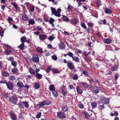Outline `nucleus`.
<instances>
[{"mask_svg":"<svg viewBox=\"0 0 120 120\" xmlns=\"http://www.w3.org/2000/svg\"><path fill=\"white\" fill-rule=\"evenodd\" d=\"M9 100L11 103L14 104H16L18 101L17 97L16 96H13L9 98Z\"/></svg>","mask_w":120,"mask_h":120,"instance_id":"obj_3","label":"nucleus"},{"mask_svg":"<svg viewBox=\"0 0 120 120\" xmlns=\"http://www.w3.org/2000/svg\"><path fill=\"white\" fill-rule=\"evenodd\" d=\"M7 59H8V60L11 61H13L14 60V58L13 57L10 56Z\"/></svg>","mask_w":120,"mask_h":120,"instance_id":"obj_60","label":"nucleus"},{"mask_svg":"<svg viewBox=\"0 0 120 120\" xmlns=\"http://www.w3.org/2000/svg\"><path fill=\"white\" fill-rule=\"evenodd\" d=\"M96 4L97 6L99 7L101 4V0H97Z\"/></svg>","mask_w":120,"mask_h":120,"instance_id":"obj_35","label":"nucleus"},{"mask_svg":"<svg viewBox=\"0 0 120 120\" xmlns=\"http://www.w3.org/2000/svg\"><path fill=\"white\" fill-rule=\"evenodd\" d=\"M47 48L49 49H51L53 48L52 46V45L50 44H47Z\"/></svg>","mask_w":120,"mask_h":120,"instance_id":"obj_59","label":"nucleus"},{"mask_svg":"<svg viewBox=\"0 0 120 120\" xmlns=\"http://www.w3.org/2000/svg\"><path fill=\"white\" fill-rule=\"evenodd\" d=\"M47 35L45 34H41L39 36V38L41 40H43L47 38Z\"/></svg>","mask_w":120,"mask_h":120,"instance_id":"obj_10","label":"nucleus"},{"mask_svg":"<svg viewBox=\"0 0 120 120\" xmlns=\"http://www.w3.org/2000/svg\"><path fill=\"white\" fill-rule=\"evenodd\" d=\"M59 49H63L65 48V45L63 43H61L59 45Z\"/></svg>","mask_w":120,"mask_h":120,"instance_id":"obj_13","label":"nucleus"},{"mask_svg":"<svg viewBox=\"0 0 120 120\" xmlns=\"http://www.w3.org/2000/svg\"><path fill=\"white\" fill-rule=\"evenodd\" d=\"M72 59L73 60L76 62H79V59L78 57L73 56Z\"/></svg>","mask_w":120,"mask_h":120,"instance_id":"obj_27","label":"nucleus"},{"mask_svg":"<svg viewBox=\"0 0 120 120\" xmlns=\"http://www.w3.org/2000/svg\"><path fill=\"white\" fill-rule=\"evenodd\" d=\"M34 87L35 89H38L40 87V85L39 83L38 82L35 83Z\"/></svg>","mask_w":120,"mask_h":120,"instance_id":"obj_15","label":"nucleus"},{"mask_svg":"<svg viewBox=\"0 0 120 120\" xmlns=\"http://www.w3.org/2000/svg\"><path fill=\"white\" fill-rule=\"evenodd\" d=\"M62 94L64 96H65L67 93V90L62 91Z\"/></svg>","mask_w":120,"mask_h":120,"instance_id":"obj_49","label":"nucleus"},{"mask_svg":"<svg viewBox=\"0 0 120 120\" xmlns=\"http://www.w3.org/2000/svg\"><path fill=\"white\" fill-rule=\"evenodd\" d=\"M104 42L107 44H110L112 42V40L109 38L105 39L104 40Z\"/></svg>","mask_w":120,"mask_h":120,"instance_id":"obj_14","label":"nucleus"},{"mask_svg":"<svg viewBox=\"0 0 120 120\" xmlns=\"http://www.w3.org/2000/svg\"><path fill=\"white\" fill-rule=\"evenodd\" d=\"M52 93L54 96L55 97H57L58 95V93L56 90H55L52 92Z\"/></svg>","mask_w":120,"mask_h":120,"instance_id":"obj_29","label":"nucleus"},{"mask_svg":"<svg viewBox=\"0 0 120 120\" xmlns=\"http://www.w3.org/2000/svg\"><path fill=\"white\" fill-rule=\"evenodd\" d=\"M51 9L52 11L51 14L52 15H54L55 16L58 17H60L61 16V14L60 13L61 12V9L60 8L58 9L57 11L55 8L51 7Z\"/></svg>","mask_w":120,"mask_h":120,"instance_id":"obj_1","label":"nucleus"},{"mask_svg":"<svg viewBox=\"0 0 120 120\" xmlns=\"http://www.w3.org/2000/svg\"><path fill=\"white\" fill-rule=\"evenodd\" d=\"M31 60L34 63H38L39 61V58L38 55L36 54L33 55Z\"/></svg>","mask_w":120,"mask_h":120,"instance_id":"obj_4","label":"nucleus"},{"mask_svg":"<svg viewBox=\"0 0 120 120\" xmlns=\"http://www.w3.org/2000/svg\"><path fill=\"white\" fill-rule=\"evenodd\" d=\"M9 79L12 81L15 80V77L13 75H10L8 77Z\"/></svg>","mask_w":120,"mask_h":120,"instance_id":"obj_38","label":"nucleus"},{"mask_svg":"<svg viewBox=\"0 0 120 120\" xmlns=\"http://www.w3.org/2000/svg\"><path fill=\"white\" fill-rule=\"evenodd\" d=\"M93 89L94 92L95 94H97L99 92L100 88L98 87L95 86Z\"/></svg>","mask_w":120,"mask_h":120,"instance_id":"obj_11","label":"nucleus"},{"mask_svg":"<svg viewBox=\"0 0 120 120\" xmlns=\"http://www.w3.org/2000/svg\"><path fill=\"white\" fill-rule=\"evenodd\" d=\"M11 64L13 66L15 67L17 65V62L14 61L11 62Z\"/></svg>","mask_w":120,"mask_h":120,"instance_id":"obj_51","label":"nucleus"},{"mask_svg":"<svg viewBox=\"0 0 120 120\" xmlns=\"http://www.w3.org/2000/svg\"><path fill=\"white\" fill-rule=\"evenodd\" d=\"M30 25H33L35 23V21L33 19H29L28 21Z\"/></svg>","mask_w":120,"mask_h":120,"instance_id":"obj_12","label":"nucleus"},{"mask_svg":"<svg viewBox=\"0 0 120 120\" xmlns=\"http://www.w3.org/2000/svg\"><path fill=\"white\" fill-rule=\"evenodd\" d=\"M39 103L41 106V107L45 105L44 101Z\"/></svg>","mask_w":120,"mask_h":120,"instance_id":"obj_64","label":"nucleus"},{"mask_svg":"<svg viewBox=\"0 0 120 120\" xmlns=\"http://www.w3.org/2000/svg\"><path fill=\"white\" fill-rule=\"evenodd\" d=\"M36 50L37 51L41 53L42 52V48L39 47H38L37 48Z\"/></svg>","mask_w":120,"mask_h":120,"instance_id":"obj_40","label":"nucleus"},{"mask_svg":"<svg viewBox=\"0 0 120 120\" xmlns=\"http://www.w3.org/2000/svg\"><path fill=\"white\" fill-rule=\"evenodd\" d=\"M97 104L95 102H93L91 103V105L93 108H95L97 105Z\"/></svg>","mask_w":120,"mask_h":120,"instance_id":"obj_37","label":"nucleus"},{"mask_svg":"<svg viewBox=\"0 0 120 120\" xmlns=\"http://www.w3.org/2000/svg\"><path fill=\"white\" fill-rule=\"evenodd\" d=\"M22 103L23 106H24V107H26V108H28L29 106L28 103L27 101H22Z\"/></svg>","mask_w":120,"mask_h":120,"instance_id":"obj_26","label":"nucleus"},{"mask_svg":"<svg viewBox=\"0 0 120 120\" xmlns=\"http://www.w3.org/2000/svg\"><path fill=\"white\" fill-rule=\"evenodd\" d=\"M11 4L14 6L16 9H17L18 8V6L17 4H16L15 2H13L11 3Z\"/></svg>","mask_w":120,"mask_h":120,"instance_id":"obj_52","label":"nucleus"},{"mask_svg":"<svg viewBox=\"0 0 120 120\" xmlns=\"http://www.w3.org/2000/svg\"><path fill=\"white\" fill-rule=\"evenodd\" d=\"M24 43H22L19 45V46L18 47L20 49L22 50L24 49Z\"/></svg>","mask_w":120,"mask_h":120,"instance_id":"obj_23","label":"nucleus"},{"mask_svg":"<svg viewBox=\"0 0 120 120\" xmlns=\"http://www.w3.org/2000/svg\"><path fill=\"white\" fill-rule=\"evenodd\" d=\"M49 89L50 91L52 92L55 90V88L54 85H51L49 87Z\"/></svg>","mask_w":120,"mask_h":120,"instance_id":"obj_20","label":"nucleus"},{"mask_svg":"<svg viewBox=\"0 0 120 120\" xmlns=\"http://www.w3.org/2000/svg\"><path fill=\"white\" fill-rule=\"evenodd\" d=\"M41 107L39 103L38 104L36 105L35 106V108L37 109H39Z\"/></svg>","mask_w":120,"mask_h":120,"instance_id":"obj_62","label":"nucleus"},{"mask_svg":"<svg viewBox=\"0 0 120 120\" xmlns=\"http://www.w3.org/2000/svg\"><path fill=\"white\" fill-rule=\"evenodd\" d=\"M51 66H48L47 67V70L46 71L47 73L49 72L51 69Z\"/></svg>","mask_w":120,"mask_h":120,"instance_id":"obj_46","label":"nucleus"},{"mask_svg":"<svg viewBox=\"0 0 120 120\" xmlns=\"http://www.w3.org/2000/svg\"><path fill=\"white\" fill-rule=\"evenodd\" d=\"M37 28L38 31H42L43 30L42 27L40 26H37Z\"/></svg>","mask_w":120,"mask_h":120,"instance_id":"obj_41","label":"nucleus"},{"mask_svg":"<svg viewBox=\"0 0 120 120\" xmlns=\"http://www.w3.org/2000/svg\"><path fill=\"white\" fill-rule=\"evenodd\" d=\"M19 118L20 119L24 118L23 116L22 115V113H20L19 114Z\"/></svg>","mask_w":120,"mask_h":120,"instance_id":"obj_63","label":"nucleus"},{"mask_svg":"<svg viewBox=\"0 0 120 120\" xmlns=\"http://www.w3.org/2000/svg\"><path fill=\"white\" fill-rule=\"evenodd\" d=\"M55 20L52 18H51L49 20V22L50 24L53 23L54 21Z\"/></svg>","mask_w":120,"mask_h":120,"instance_id":"obj_50","label":"nucleus"},{"mask_svg":"<svg viewBox=\"0 0 120 120\" xmlns=\"http://www.w3.org/2000/svg\"><path fill=\"white\" fill-rule=\"evenodd\" d=\"M119 76V74L116 73L115 74V81H116L118 78Z\"/></svg>","mask_w":120,"mask_h":120,"instance_id":"obj_43","label":"nucleus"},{"mask_svg":"<svg viewBox=\"0 0 120 120\" xmlns=\"http://www.w3.org/2000/svg\"><path fill=\"white\" fill-rule=\"evenodd\" d=\"M35 76L38 79H41L42 77V75L39 73H36Z\"/></svg>","mask_w":120,"mask_h":120,"instance_id":"obj_21","label":"nucleus"},{"mask_svg":"<svg viewBox=\"0 0 120 120\" xmlns=\"http://www.w3.org/2000/svg\"><path fill=\"white\" fill-rule=\"evenodd\" d=\"M68 55L70 57H71L72 58L73 57V53L71 52H68Z\"/></svg>","mask_w":120,"mask_h":120,"instance_id":"obj_54","label":"nucleus"},{"mask_svg":"<svg viewBox=\"0 0 120 120\" xmlns=\"http://www.w3.org/2000/svg\"><path fill=\"white\" fill-rule=\"evenodd\" d=\"M7 20L8 22L9 23L13 21V20L12 18L10 17H9L7 19Z\"/></svg>","mask_w":120,"mask_h":120,"instance_id":"obj_45","label":"nucleus"},{"mask_svg":"<svg viewBox=\"0 0 120 120\" xmlns=\"http://www.w3.org/2000/svg\"><path fill=\"white\" fill-rule=\"evenodd\" d=\"M22 17V19L23 20L26 21L28 19V17L24 13H23L21 15Z\"/></svg>","mask_w":120,"mask_h":120,"instance_id":"obj_9","label":"nucleus"},{"mask_svg":"<svg viewBox=\"0 0 120 120\" xmlns=\"http://www.w3.org/2000/svg\"><path fill=\"white\" fill-rule=\"evenodd\" d=\"M45 105H49L51 103V101L49 100H46L43 101Z\"/></svg>","mask_w":120,"mask_h":120,"instance_id":"obj_39","label":"nucleus"},{"mask_svg":"<svg viewBox=\"0 0 120 120\" xmlns=\"http://www.w3.org/2000/svg\"><path fill=\"white\" fill-rule=\"evenodd\" d=\"M10 114L11 115V117L12 120H16L17 117L16 114L13 113L12 111L10 112Z\"/></svg>","mask_w":120,"mask_h":120,"instance_id":"obj_8","label":"nucleus"},{"mask_svg":"<svg viewBox=\"0 0 120 120\" xmlns=\"http://www.w3.org/2000/svg\"><path fill=\"white\" fill-rule=\"evenodd\" d=\"M52 71L55 74L59 73L60 71L57 69L53 68L52 69Z\"/></svg>","mask_w":120,"mask_h":120,"instance_id":"obj_18","label":"nucleus"},{"mask_svg":"<svg viewBox=\"0 0 120 120\" xmlns=\"http://www.w3.org/2000/svg\"><path fill=\"white\" fill-rule=\"evenodd\" d=\"M118 67L117 66H115L111 68V69L112 71H116L118 69Z\"/></svg>","mask_w":120,"mask_h":120,"instance_id":"obj_34","label":"nucleus"},{"mask_svg":"<svg viewBox=\"0 0 120 120\" xmlns=\"http://www.w3.org/2000/svg\"><path fill=\"white\" fill-rule=\"evenodd\" d=\"M17 85L18 87L20 88H22L24 87L23 83L21 82H18Z\"/></svg>","mask_w":120,"mask_h":120,"instance_id":"obj_19","label":"nucleus"},{"mask_svg":"<svg viewBox=\"0 0 120 120\" xmlns=\"http://www.w3.org/2000/svg\"><path fill=\"white\" fill-rule=\"evenodd\" d=\"M90 52H89L88 53H87L86 51H84L83 53V56H87L88 55V54Z\"/></svg>","mask_w":120,"mask_h":120,"instance_id":"obj_53","label":"nucleus"},{"mask_svg":"<svg viewBox=\"0 0 120 120\" xmlns=\"http://www.w3.org/2000/svg\"><path fill=\"white\" fill-rule=\"evenodd\" d=\"M78 77L77 74H75L74 75L73 78V79L74 80H77L78 79Z\"/></svg>","mask_w":120,"mask_h":120,"instance_id":"obj_44","label":"nucleus"},{"mask_svg":"<svg viewBox=\"0 0 120 120\" xmlns=\"http://www.w3.org/2000/svg\"><path fill=\"white\" fill-rule=\"evenodd\" d=\"M54 39V38L51 35L49 37L48 39L50 41H52Z\"/></svg>","mask_w":120,"mask_h":120,"instance_id":"obj_58","label":"nucleus"},{"mask_svg":"<svg viewBox=\"0 0 120 120\" xmlns=\"http://www.w3.org/2000/svg\"><path fill=\"white\" fill-rule=\"evenodd\" d=\"M57 116L60 118L63 119L65 118L66 114L64 112H61L59 111L57 113Z\"/></svg>","mask_w":120,"mask_h":120,"instance_id":"obj_6","label":"nucleus"},{"mask_svg":"<svg viewBox=\"0 0 120 120\" xmlns=\"http://www.w3.org/2000/svg\"><path fill=\"white\" fill-rule=\"evenodd\" d=\"M109 100L110 99L109 98H104L101 99V101H98V103L100 104L101 103L103 104H108L109 102Z\"/></svg>","mask_w":120,"mask_h":120,"instance_id":"obj_2","label":"nucleus"},{"mask_svg":"<svg viewBox=\"0 0 120 120\" xmlns=\"http://www.w3.org/2000/svg\"><path fill=\"white\" fill-rule=\"evenodd\" d=\"M81 26L83 28L85 29H86V27L85 24L83 22H81Z\"/></svg>","mask_w":120,"mask_h":120,"instance_id":"obj_42","label":"nucleus"},{"mask_svg":"<svg viewBox=\"0 0 120 120\" xmlns=\"http://www.w3.org/2000/svg\"><path fill=\"white\" fill-rule=\"evenodd\" d=\"M52 59L54 60H56L57 59V57L55 55H53L52 56Z\"/></svg>","mask_w":120,"mask_h":120,"instance_id":"obj_61","label":"nucleus"},{"mask_svg":"<svg viewBox=\"0 0 120 120\" xmlns=\"http://www.w3.org/2000/svg\"><path fill=\"white\" fill-rule=\"evenodd\" d=\"M12 71L13 73H15L18 71V70L17 68L15 67L12 70Z\"/></svg>","mask_w":120,"mask_h":120,"instance_id":"obj_31","label":"nucleus"},{"mask_svg":"<svg viewBox=\"0 0 120 120\" xmlns=\"http://www.w3.org/2000/svg\"><path fill=\"white\" fill-rule=\"evenodd\" d=\"M22 101H20L18 104V105L19 106V107L20 108H22L23 109L24 107V106L23 104H22Z\"/></svg>","mask_w":120,"mask_h":120,"instance_id":"obj_36","label":"nucleus"},{"mask_svg":"<svg viewBox=\"0 0 120 120\" xmlns=\"http://www.w3.org/2000/svg\"><path fill=\"white\" fill-rule=\"evenodd\" d=\"M1 74L3 76L6 77L8 76L9 75V73L5 71H2Z\"/></svg>","mask_w":120,"mask_h":120,"instance_id":"obj_16","label":"nucleus"},{"mask_svg":"<svg viewBox=\"0 0 120 120\" xmlns=\"http://www.w3.org/2000/svg\"><path fill=\"white\" fill-rule=\"evenodd\" d=\"M11 52L12 51L11 50H6L4 52V53L5 54L8 55L11 54Z\"/></svg>","mask_w":120,"mask_h":120,"instance_id":"obj_25","label":"nucleus"},{"mask_svg":"<svg viewBox=\"0 0 120 120\" xmlns=\"http://www.w3.org/2000/svg\"><path fill=\"white\" fill-rule=\"evenodd\" d=\"M67 65L68 68L70 69H72L75 68L73 63L70 60L68 61H67Z\"/></svg>","mask_w":120,"mask_h":120,"instance_id":"obj_5","label":"nucleus"},{"mask_svg":"<svg viewBox=\"0 0 120 120\" xmlns=\"http://www.w3.org/2000/svg\"><path fill=\"white\" fill-rule=\"evenodd\" d=\"M35 7L33 6H30L29 9V11L33 12L34 11Z\"/></svg>","mask_w":120,"mask_h":120,"instance_id":"obj_24","label":"nucleus"},{"mask_svg":"<svg viewBox=\"0 0 120 120\" xmlns=\"http://www.w3.org/2000/svg\"><path fill=\"white\" fill-rule=\"evenodd\" d=\"M72 7L70 5H69L67 8L68 11H70L72 10Z\"/></svg>","mask_w":120,"mask_h":120,"instance_id":"obj_57","label":"nucleus"},{"mask_svg":"<svg viewBox=\"0 0 120 120\" xmlns=\"http://www.w3.org/2000/svg\"><path fill=\"white\" fill-rule=\"evenodd\" d=\"M105 13L109 14H111L112 12V11L111 9L108 8L105 9Z\"/></svg>","mask_w":120,"mask_h":120,"instance_id":"obj_17","label":"nucleus"},{"mask_svg":"<svg viewBox=\"0 0 120 120\" xmlns=\"http://www.w3.org/2000/svg\"><path fill=\"white\" fill-rule=\"evenodd\" d=\"M82 85L83 87L85 88H87L89 86L85 82L82 83Z\"/></svg>","mask_w":120,"mask_h":120,"instance_id":"obj_47","label":"nucleus"},{"mask_svg":"<svg viewBox=\"0 0 120 120\" xmlns=\"http://www.w3.org/2000/svg\"><path fill=\"white\" fill-rule=\"evenodd\" d=\"M29 72L32 75H34L35 73L34 71L31 68H30L29 69Z\"/></svg>","mask_w":120,"mask_h":120,"instance_id":"obj_28","label":"nucleus"},{"mask_svg":"<svg viewBox=\"0 0 120 120\" xmlns=\"http://www.w3.org/2000/svg\"><path fill=\"white\" fill-rule=\"evenodd\" d=\"M41 112H39L37 115L36 116V117L39 118L41 116Z\"/></svg>","mask_w":120,"mask_h":120,"instance_id":"obj_56","label":"nucleus"},{"mask_svg":"<svg viewBox=\"0 0 120 120\" xmlns=\"http://www.w3.org/2000/svg\"><path fill=\"white\" fill-rule=\"evenodd\" d=\"M62 110L64 112L67 111L68 110V108L65 106H64L62 108Z\"/></svg>","mask_w":120,"mask_h":120,"instance_id":"obj_32","label":"nucleus"},{"mask_svg":"<svg viewBox=\"0 0 120 120\" xmlns=\"http://www.w3.org/2000/svg\"><path fill=\"white\" fill-rule=\"evenodd\" d=\"M26 38L25 36H23L21 37L20 39V41L22 43H24L26 41Z\"/></svg>","mask_w":120,"mask_h":120,"instance_id":"obj_22","label":"nucleus"},{"mask_svg":"<svg viewBox=\"0 0 120 120\" xmlns=\"http://www.w3.org/2000/svg\"><path fill=\"white\" fill-rule=\"evenodd\" d=\"M76 89L77 90V91L78 94H80L82 93V90L80 89L77 86V87Z\"/></svg>","mask_w":120,"mask_h":120,"instance_id":"obj_30","label":"nucleus"},{"mask_svg":"<svg viewBox=\"0 0 120 120\" xmlns=\"http://www.w3.org/2000/svg\"><path fill=\"white\" fill-rule=\"evenodd\" d=\"M4 45L6 47L7 49H12V47L8 44H4Z\"/></svg>","mask_w":120,"mask_h":120,"instance_id":"obj_48","label":"nucleus"},{"mask_svg":"<svg viewBox=\"0 0 120 120\" xmlns=\"http://www.w3.org/2000/svg\"><path fill=\"white\" fill-rule=\"evenodd\" d=\"M7 82V81L4 79L2 80L1 81H0V83H6H6Z\"/></svg>","mask_w":120,"mask_h":120,"instance_id":"obj_55","label":"nucleus"},{"mask_svg":"<svg viewBox=\"0 0 120 120\" xmlns=\"http://www.w3.org/2000/svg\"><path fill=\"white\" fill-rule=\"evenodd\" d=\"M63 18V20L65 21H69V19L67 17L65 16L64 15H62Z\"/></svg>","mask_w":120,"mask_h":120,"instance_id":"obj_33","label":"nucleus"},{"mask_svg":"<svg viewBox=\"0 0 120 120\" xmlns=\"http://www.w3.org/2000/svg\"><path fill=\"white\" fill-rule=\"evenodd\" d=\"M7 88L10 90H12L13 88V84L11 82H7L6 84Z\"/></svg>","mask_w":120,"mask_h":120,"instance_id":"obj_7","label":"nucleus"}]
</instances>
